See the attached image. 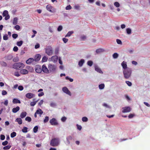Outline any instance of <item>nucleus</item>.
<instances>
[{
    "mask_svg": "<svg viewBox=\"0 0 150 150\" xmlns=\"http://www.w3.org/2000/svg\"><path fill=\"white\" fill-rule=\"evenodd\" d=\"M132 72V69L127 68L126 69H124L123 73L124 78L126 79L129 78L131 76Z\"/></svg>",
    "mask_w": 150,
    "mask_h": 150,
    "instance_id": "obj_1",
    "label": "nucleus"
},
{
    "mask_svg": "<svg viewBox=\"0 0 150 150\" xmlns=\"http://www.w3.org/2000/svg\"><path fill=\"white\" fill-rule=\"evenodd\" d=\"M60 140L58 138L52 139L50 141V145L53 146H56L59 144Z\"/></svg>",
    "mask_w": 150,
    "mask_h": 150,
    "instance_id": "obj_2",
    "label": "nucleus"
},
{
    "mask_svg": "<svg viewBox=\"0 0 150 150\" xmlns=\"http://www.w3.org/2000/svg\"><path fill=\"white\" fill-rule=\"evenodd\" d=\"M24 67V65L22 63L18 62L14 64L13 66V68L16 69H22Z\"/></svg>",
    "mask_w": 150,
    "mask_h": 150,
    "instance_id": "obj_3",
    "label": "nucleus"
},
{
    "mask_svg": "<svg viewBox=\"0 0 150 150\" xmlns=\"http://www.w3.org/2000/svg\"><path fill=\"white\" fill-rule=\"evenodd\" d=\"M57 67L54 64H49L48 68L49 70V73H54L55 72Z\"/></svg>",
    "mask_w": 150,
    "mask_h": 150,
    "instance_id": "obj_4",
    "label": "nucleus"
},
{
    "mask_svg": "<svg viewBox=\"0 0 150 150\" xmlns=\"http://www.w3.org/2000/svg\"><path fill=\"white\" fill-rule=\"evenodd\" d=\"M45 52L49 56L52 55L53 53L52 48L51 46H47L45 48Z\"/></svg>",
    "mask_w": 150,
    "mask_h": 150,
    "instance_id": "obj_5",
    "label": "nucleus"
},
{
    "mask_svg": "<svg viewBox=\"0 0 150 150\" xmlns=\"http://www.w3.org/2000/svg\"><path fill=\"white\" fill-rule=\"evenodd\" d=\"M122 112L123 113L129 112L131 110V109L129 107H123L122 108Z\"/></svg>",
    "mask_w": 150,
    "mask_h": 150,
    "instance_id": "obj_6",
    "label": "nucleus"
},
{
    "mask_svg": "<svg viewBox=\"0 0 150 150\" xmlns=\"http://www.w3.org/2000/svg\"><path fill=\"white\" fill-rule=\"evenodd\" d=\"M42 70L43 72L46 74L49 73V69H48L46 66L45 65H42Z\"/></svg>",
    "mask_w": 150,
    "mask_h": 150,
    "instance_id": "obj_7",
    "label": "nucleus"
},
{
    "mask_svg": "<svg viewBox=\"0 0 150 150\" xmlns=\"http://www.w3.org/2000/svg\"><path fill=\"white\" fill-rule=\"evenodd\" d=\"M50 123L53 125H56L58 124V123L56 120L54 118H52L50 121Z\"/></svg>",
    "mask_w": 150,
    "mask_h": 150,
    "instance_id": "obj_8",
    "label": "nucleus"
},
{
    "mask_svg": "<svg viewBox=\"0 0 150 150\" xmlns=\"http://www.w3.org/2000/svg\"><path fill=\"white\" fill-rule=\"evenodd\" d=\"M52 8L53 7L52 6L49 5H47L46 6V8L47 10L50 12L52 13H54L55 12L56 9H54L52 10Z\"/></svg>",
    "mask_w": 150,
    "mask_h": 150,
    "instance_id": "obj_9",
    "label": "nucleus"
},
{
    "mask_svg": "<svg viewBox=\"0 0 150 150\" xmlns=\"http://www.w3.org/2000/svg\"><path fill=\"white\" fill-rule=\"evenodd\" d=\"M62 91L64 93H66L67 94L69 95L70 96H71V92L69 91L68 88L67 87H63L62 88Z\"/></svg>",
    "mask_w": 150,
    "mask_h": 150,
    "instance_id": "obj_10",
    "label": "nucleus"
},
{
    "mask_svg": "<svg viewBox=\"0 0 150 150\" xmlns=\"http://www.w3.org/2000/svg\"><path fill=\"white\" fill-rule=\"evenodd\" d=\"M35 96V95L34 94L30 93H28L25 95L26 97L29 99L34 97Z\"/></svg>",
    "mask_w": 150,
    "mask_h": 150,
    "instance_id": "obj_11",
    "label": "nucleus"
},
{
    "mask_svg": "<svg viewBox=\"0 0 150 150\" xmlns=\"http://www.w3.org/2000/svg\"><path fill=\"white\" fill-rule=\"evenodd\" d=\"M35 71L38 73H40L42 71V68L39 65L36 66L35 68Z\"/></svg>",
    "mask_w": 150,
    "mask_h": 150,
    "instance_id": "obj_12",
    "label": "nucleus"
},
{
    "mask_svg": "<svg viewBox=\"0 0 150 150\" xmlns=\"http://www.w3.org/2000/svg\"><path fill=\"white\" fill-rule=\"evenodd\" d=\"M34 61H35L34 59L32 58H29L27 60L26 62L27 64H30Z\"/></svg>",
    "mask_w": 150,
    "mask_h": 150,
    "instance_id": "obj_13",
    "label": "nucleus"
},
{
    "mask_svg": "<svg viewBox=\"0 0 150 150\" xmlns=\"http://www.w3.org/2000/svg\"><path fill=\"white\" fill-rule=\"evenodd\" d=\"M57 60L58 57L57 56H53L51 58V61L54 63L56 62Z\"/></svg>",
    "mask_w": 150,
    "mask_h": 150,
    "instance_id": "obj_14",
    "label": "nucleus"
},
{
    "mask_svg": "<svg viewBox=\"0 0 150 150\" xmlns=\"http://www.w3.org/2000/svg\"><path fill=\"white\" fill-rule=\"evenodd\" d=\"M41 55L39 54H38L36 55L35 58L34 59L35 62L39 61L41 58Z\"/></svg>",
    "mask_w": 150,
    "mask_h": 150,
    "instance_id": "obj_15",
    "label": "nucleus"
},
{
    "mask_svg": "<svg viewBox=\"0 0 150 150\" xmlns=\"http://www.w3.org/2000/svg\"><path fill=\"white\" fill-rule=\"evenodd\" d=\"M28 72V71L25 69H23L20 71V73L23 74H26Z\"/></svg>",
    "mask_w": 150,
    "mask_h": 150,
    "instance_id": "obj_16",
    "label": "nucleus"
},
{
    "mask_svg": "<svg viewBox=\"0 0 150 150\" xmlns=\"http://www.w3.org/2000/svg\"><path fill=\"white\" fill-rule=\"evenodd\" d=\"M121 65L123 67V68L124 69H126L127 68V63L126 62H125V61H123L122 62V63L121 64Z\"/></svg>",
    "mask_w": 150,
    "mask_h": 150,
    "instance_id": "obj_17",
    "label": "nucleus"
},
{
    "mask_svg": "<svg viewBox=\"0 0 150 150\" xmlns=\"http://www.w3.org/2000/svg\"><path fill=\"white\" fill-rule=\"evenodd\" d=\"M20 108L19 106H17L16 108H13L12 109V112L13 113H16L19 110Z\"/></svg>",
    "mask_w": 150,
    "mask_h": 150,
    "instance_id": "obj_18",
    "label": "nucleus"
},
{
    "mask_svg": "<svg viewBox=\"0 0 150 150\" xmlns=\"http://www.w3.org/2000/svg\"><path fill=\"white\" fill-rule=\"evenodd\" d=\"M85 61L83 59H81L79 62L78 64L79 67H82Z\"/></svg>",
    "mask_w": 150,
    "mask_h": 150,
    "instance_id": "obj_19",
    "label": "nucleus"
},
{
    "mask_svg": "<svg viewBox=\"0 0 150 150\" xmlns=\"http://www.w3.org/2000/svg\"><path fill=\"white\" fill-rule=\"evenodd\" d=\"M16 121L19 124L21 125L22 123V121L21 118H18L16 119Z\"/></svg>",
    "mask_w": 150,
    "mask_h": 150,
    "instance_id": "obj_20",
    "label": "nucleus"
},
{
    "mask_svg": "<svg viewBox=\"0 0 150 150\" xmlns=\"http://www.w3.org/2000/svg\"><path fill=\"white\" fill-rule=\"evenodd\" d=\"M13 102L14 104L20 103H21L20 100L16 98H14L13 100Z\"/></svg>",
    "mask_w": 150,
    "mask_h": 150,
    "instance_id": "obj_21",
    "label": "nucleus"
},
{
    "mask_svg": "<svg viewBox=\"0 0 150 150\" xmlns=\"http://www.w3.org/2000/svg\"><path fill=\"white\" fill-rule=\"evenodd\" d=\"M26 115L27 113L26 112H23L21 114L20 117L21 118H23L26 116Z\"/></svg>",
    "mask_w": 150,
    "mask_h": 150,
    "instance_id": "obj_22",
    "label": "nucleus"
},
{
    "mask_svg": "<svg viewBox=\"0 0 150 150\" xmlns=\"http://www.w3.org/2000/svg\"><path fill=\"white\" fill-rule=\"evenodd\" d=\"M36 113L38 114H40V116H41V115L43 113V112L42 110L40 109H39L37 110L36 111Z\"/></svg>",
    "mask_w": 150,
    "mask_h": 150,
    "instance_id": "obj_23",
    "label": "nucleus"
},
{
    "mask_svg": "<svg viewBox=\"0 0 150 150\" xmlns=\"http://www.w3.org/2000/svg\"><path fill=\"white\" fill-rule=\"evenodd\" d=\"M95 69L96 71L100 73H103V72L101 69L97 66L95 67Z\"/></svg>",
    "mask_w": 150,
    "mask_h": 150,
    "instance_id": "obj_24",
    "label": "nucleus"
},
{
    "mask_svg": "<svg viewBox=\"0 0 150 150\" xmlns=\"http://www.w3.org/2000/svg\"><path fill=\"white\" fill-rule=\"evenodd\" d=\"M103 51V50L102 49H97L96 50V53L97 54H99L101 52H102Z\"/></svg>",
    "mask_w": 150,
    "mask_h": 150,
    "instance_id": "obj_25",
    "label": "nucleus"
},
{
    "mask_svg": "<svg viewBox=\"0 0 150 150\" xmlns=\"http://www.w3.org/2000/svg\"><path fill=\"white\" fill-rule=\"evenodd\" d=\"M18 18H14L13 23L14 25H16L17 23Z\"/></svg>",
    "mask_w": 150,
    "mask_h": 150,
    "instance_id": "obj_26",
    "label": "nucleus"
},
{
    "mask_svg": "<svg viewBox=\"0 0 150 150\" xmlns=\"http://www.w3.org/2000/svg\"><path fill=\"white\" fill-rule=\"evenodd\" d=\"M74 33V32L72 31H69L68 32L67 34L66 35L65 37H70L71 35Z\"/></svg>",
    "mask_w": 150,
    "mask_h": 150,
    "instance_id": "obj_27",
    "label": "nucleus"
},
{
    "mask_svg": "<svg viewBox=\"0 0 150 150\" xmlns=\"http://www.w3.org/2000/svg\"><path fill=\"white\" fill-rule=\"evenodd\" d=\"M27 130L28 128L26 127H23V129H22V131L24 133H26L28 132Z\"/></svg>",
    "mask_w": 150,
    "mask_h": 150,
    "instance_id": "obj_28",
    "label": "nucleus"
},
{
    "mask_svg": "<svg viewBox=\"0 0 150 150\" xmlns=\"http://www.w3.org/2000/svg\"><path fill=\"white\" fill-rule=\"evenodd\" d=\"M23 41L22 40H21L20 41H18L16 43L17 45L18 46H21L22 45Z\"/></svg>",
    "mask_w": 150,
    "mask_h": 150,
    "instance_id": "obj_29",
    "label": "nucleus"
},
{
    "mask_svg": "<svg viewBox=\"0 0 150 150\" xmlns=\"http://www.w3.org/2000/svg\"><path fill=\"white\" fill-rule=\"evenodd\" d=\"M80 38L81 40H84L86 39V37L85 35H83L80 37Z\"/></svg>",
    "mask_w": 150,
    "mask_h": 150,
    "instance_id": "obj_30",
    "label": "nucleus"
},
{
    "mask_svg": "<svg viewBox=\"0 0 150 150\" xmlns=\"http://www.w3.org/2000/svg\"><path fill=\"white\" fill-rule=\"evenodd\" d=\"M38 127L37 126H35L33 129V132L34 133H36L38 131Z\"/></svg>",
    "mask_w": 150,
    "mask_h": 150,
    "instance_id": "obj_31",
    "label": "nucleus"
},
{
    "mask_svg": "<svg viewBox=\"0 0 150 150\" xmlns=\"http://www.w3.org/2000/svg\"><path fill=\"white\" fill-rule=\"evenodd\" d=\"M11 146L10 145H7V146H4L3 147V149L5 150H6L9 149L11 147Z\"/></svg>",
    "mask_w": 150,
    "mask_h": 150,
    "instance_id": "obj_32",
    "label": "nucleus"
},
{
    "mask_svg": "<svg viewBox=\"0 0 150 150\" xmlns=\"http://www.w3.org/2000/svg\"><path fill=\"white\" fill-rule=\"evenodd\" d=\"M16 133L15 132H13L11 134V138H13L16 136Z\"/></svg>",
    "mask_w": 150,
    "mask_h": 150,
    "instance_id": "obj_33",
    "label": "nucleus"
},
{
    "mask_svg": "<svg viewBox=\"0 0 150 150\" xmlns=\"http://www.w3.org/2000/svg\"><path fill=\"white\" fill-rule=\"evenodd\" d=\"M3 38L4 40H8V35L6 34H5L3 37Z\"/></svg>",
    "mask_w": 150,
    "mask_h": 150,
    "instance_id": "obj_34",
    "label": "nucleus"
},
{
    "mask_svg": "<svg viewBox=\"0 0 150 150\" xmlns=\"http://www.w3.org/2000/svg\"><path fill=\"white\" fill-rule=\"evenodd\" d=\"M49 120V117L48 116H46L45 119L44 120L43 122L44 123L47 122Z\"/></svg>",
    "mask_w": 150,
    "mask_h": 150,
    "instance_id": "obj_35",
    "label": "nucleus"
},
{
    "mask_svg": "<svg viewBox=\"0 0 150 150\" xmlns=\"http://www.w3.org/2000/svg\"><path fill=\"white\" fill-rule=\"evenodd\" d=\"M127 33L128 34L131 33V30L130 28H127L126 29Z\"/></svg>",
    "mask_w": 150,
    "mask_h": 150,
    "instance_id": "obj_36",
    "label": "nucleus"
},
{
    "mask_svg": "<svg viewBox=\"0 0 150 150\" xmlns=\"http://www.w3.org/2000/svg\"><path fill=\"white\" fill-rule=\"evenodd\" d=\"M8 15V12L6 10L4 11L3 13V15L4 16H5Z\"/></svg>",
    "mask_w": 150,
    "mask_h": 150,
    "instance_id": "obj_37",
    "label": "nucleus"
},
{
    "mask_svg": "<svg viewBox=\"0 0 150 150\" xmlns=\"http://www.w3.org/2000/svg\"><path fill=\"white\" fill-rule=\"evenodd\" d=\"M25 120L26 121H28V122H30L31 121V118L29 117H27L25 118Z\"/></svg>",
    "mask_w": 150,
    "mask_h": 150,
    "instance_id": "obj_38",
    "label": "nucleus"
},
{
    "mask_svg": "<svg viewBox=\"0 0 150 150\" xmlns=\"http://www.w3.org/2000/svg\"><path fill=\"white\" fill-rule=\"evenodd\" d=\"M38 101V100H37L36 101L31 102L30 104V105L32 106H34L36 104Z\"/></svg>",
    "mask_w": 150,
    "mask_h": 150,
    "instance_id": "obj_39",
    "label": "nucleus"
},
{
    "mask_svg": "<svg viewBox=\"0 0 150 150\" xmlns=\"http://www.w3.org/2000/svg\"><path fill=\"white\" fill-rule=\"evenodd\" d=\"M48 58L45 56H44L42 59V61L43 62H46Z\"/></svg>",
    "mask_w": 150,
    "mask_h": 150,
    "instance_id": "obj_40",
    "label": "nucleus"
},
{
    "mask_svg": "<svg viewBox=\"0 0 150 150\" xmlns=\"http://www.w3.org/2000/svg\"><path fill=\"white\" fill-rule=\"evenodd\" d=\"M114 5L116 7H118L120 6V4L119 3L117 2H115L114 3Z\"/></svg>",
    "mask_w": 150,
    "mask_h": 150,
    "instance_id": "obj_41",
    "label": "nucleus"
},
{
    "mask_svg": "<svg viewBox=\"0 0 150 150\" xmlns=\"http://www.w3.org/2000/svg\"><path fill=\"white\" fill-rule=\"evenodd\" d=\"M93 64V62L91 61H89L87 62L88 65L90 67L92 66Z\"/></svg>",
    "mask_w": 150,
    "mask_h": 150,
    "instance_id": "obj_42",
    "label": "nucleus"
},
{
    "mask_svg": "<svg viewBox=\"0 0 150 150\" xmlns=\"http://www.w3.org/2000/svg\"><path fill=\"white\" fill-rule=\"evenodd\" d=\"M112 56L114 58L116 59L118 57V55L117 53H115L113 54Z\"/></svg>",
    "mask_w": 150,
    "mask_h": 150,
    "instance_id": "obj_43",
    "label": "nucleus"
},
{
    "mask_svg": "<svg viewBox=\"0 0 150 150\" xmlns=\"http://www.w3.org/2000/svg\"><path fill=\"white\" fill-rule=\"evenodd\" d=\"M82 120L83 122H86L88 121V119L86 117H83L82 118Z\"/></svg>",
    "mask_w": 150,
    "mask_h": 150,
    "instance_id": "obj_44",
    "label": "nucleus"
},
{
    "mask_svg": "<svg viewBox=\"0 0 150 150\" xmlns=\"http://www.w3.org/2000/svg\"><path fill=\"white\" fill-rule=\"evenodd\" d=\"M135 116V115L133 114H130L128 116V117L129 118L131 119L132 118L134 117Z\"/></svg>",
    "mask_w": 150,
    "mask_h": 150,
    "instance_id": "obj_45",
    "label": "nucleus"
},
{
    "mask_svg": "<svg viewBox=\"0 0 150 150\" xmlns=\"http://www.w3.org/2000/svg\"><path fill=\"white\" fill-rule=\"evenodd\" d=\"M125 83L129 86H131L132 85V83L129 81H126Z\"/></svg>",
    "mask_w": 150,
    "mask_h": 150,
    "instance_id": "obj_46",
    "label": "nucleus"
},
{
    "mask_svg": "<svg viewBox=\"0 0 150 150\" xmlns=\"http://www.w3.org/2000/svg\"><path fill=\"white\" fill-rule=\"evenodd\" d=\"M65 79L67 80H69V81L71 82H72L73 81V79L69 78L68 76H66L65 77Z\"/></svg>",
    "mask_w": 150,
    "mask_h": 150,
    "instance_id": "obj_47",
    "label": "nucleus"
},
{
    "mask_svg": "<svg viewBox=\"0 0 150 150\" xmlns=\"http://www.w3.org/2000/svg\"><path fill=\"white\" fill-rule=\"evenodd\" d=\"M18 36V34L15 33L13 34L12 35L13 38L15 39L17 38Z\"/></svg>",
    "mask_w": 150,
    "mask_h": 150,
    "instance_id": "obj_48",
    "label": "nucleus"
},
{
    "mask_svg": "<svg viewBox=\"0 0 150 150\" xmlns=\"http://www.w3.org/2000/svg\"><path fill=\"white\" fill-rule=\"evenodd\" d=\"M71 8L72 7L70 5L67 6L66 7V9L67 10H70L71 9Z\"/></svg>",
    "mask_w": 150,
    "mask_h": 150,
    "instance_id": "obj_49",
    "label": "nucleus"
},
{
    "mask_svg": "<svg viewBox=\"0 0 150 150\" xmlns=\"http://www.w3.org/2000/svg\"><path fill=\"white\" fill-rule=\"evenodd\" d=\"M14 28L17 30H19L20 28V27L18 25H16L14 27Z\"/></svg>",
    "mask_w": 150,
    "mask_h": 150,
    "instance_id": "obj_50",
    "label": "nucleus"
},
{
    "mask_svg": "<svg viewBox=\"0 0 150 150\" xmlns=\"http://www.w3.org/2000/svg\"><path fill=\"white\" fill-rule=\"evenodd\" d=\"M67 119V118L66 117H63L61 119V120L62 122H64L66 121Z\"/></svg>",
    "mask_w": 150,
    "mask_h": 150,
    "instance_id": "obj_51",
    "label": "nucleus"
},
{
    "mask_svg": "<svg viewBox=\"0 0 150 150\" xmlns=\"http://www.w3.org/2000/svg\"><path fill=\"white\" fill-rule=\"evenodd\" d=\"M62 29V26L60 25L57 28V30L58 31H60Z\"/></svg>",
    "mask_w": 150,
    "mask_h": 150,
    "instance_id": "obj_52",
    "label": "nucleus"
},
{
    "mask_svg": "<svg viewBox=\"0 0 150 150\" xmlns=\"http://www.w3.org/2000/svg\"><path fill=\"white\" fill-rule=\"evenodd\" d=\"M50 105L52 107H54L56 106V104L54 103L51 102L50 103Z\"/></svg>",
    "mask_w": 150,
    "mask_h": 150,
    "instance_id": "obj_53",
    "label": "nucleus"
},
{
    "mask_svg": "<svg viewBox=\"0 0 150 150\" xmlns=\"http://www.w3.org/2000/svg\"><path fill=\"white\" fill-rule=\"evenodd\" d=\"M18 89L20 91H22L23 90V88L22 86H20L18 87Z\"/></svg>",
    "mask_w": 150,
    "mask_h": 150,
    "instance_id": "obj_54",
    "label": "nucleus"
},
{
    "mask_svg": "<svg viewBox=\"0 0 150 150\" xmlns=\"http://www.w3.org/2000/svg\"><path fill=\"white\" fill-rule=\"evenodd\" d=\"M77 128L79 130H81L82 129V127L81 125H79L78 124L76 125Z\"/></svg>",
    "mask_w": 150,
    "mask_h": 150,
    "instance_id": "obj_55",
    "label": "nucleus"
},
{
    "mask_svg": "<svg viewBox=\"0 0 150 150\" xmlns=\"http://www.w3.org/2000/svg\"><path fill=\"white\" fill-rule=\"evenodd\" d=\"M7 94V92L5 90H3L2 92V94L3 95H5Z\"/></svg>",
    "mask_w": 150,
    "mask_h": 150,
    "instance_id": "obj_56",
    "label": "nucleus"
},
{
    "mask_svg": "<svg viewBox=\"0 0 150 150\" xmlns=\"http://www.w3.org/2000/svg\"><path fill=\"white\" fill-rule=\"evenodd\" d=\"M13 50L14 52H17L18 50V48L17 46H15L13 47Z\"/></svg>",
    "mask_w": 150,
    "mask_h": 150,
    "instance_id": "obj_57",
    "label": "nucleus"
},
{
    "mask_svg": "<svg viewBox=\"0 0 150 150\" xmlns=\"http://www.w3.org/2000/svg\"><path fill=\"white\" fill-rule=\"evenodd\" d=\"M63 40L64 43H66L68 41V40L67 39L65 38H64L62 39Z\"/></svg>",
    "mask_w": 150,
    "mask_h": 150,
    "instance_id": "obj_58",
    "label": "nucleus"
},
{
    "mask_svg": "<svg viewBox=\"0 0 150 150\" xmlns=\"http://www.w3.org/2000/svg\"><path fill=\"white\" fill-rule=\"evenodd\" d=\"M8 143V142L7 141H5L4 142L2 143V144L3 146H6V145Z\"/></svg>",
    "mask_w": 150,
    "mask_h": 150,
    "instance_id": "obj_59",
    "label": "nucleus"
},
{
    "mask_svg": "<svg viewBox=\"0 0 150 150\" xmlns=\"http://www.w3.org/2000/svg\"><path fill=\"white\" fill-rule=\"evenodd\" d=\"M14 75V76H17V77L19 76H20V75L18 72H15Z\"/></svg>",
    "mask_w": 150,
    "mask_h": 150,
    "instance_id": "obj_60",
    "label": "nucleus"
},
{
    "mask_svg": "<svg viewBox=\"0 0 150 150\" xmlns=\"http://www.w3.org/2000/svg\"><path fill=\"white\" fill-rule=\"evenodd\" d=\"M116 42L117 43L119 44H121L122 43L121 41L119 39H117Z\"/></svg>",
    "mask_w": 150,
    "mask_h": 150,
    "instance_id": "obj_61",
    "label": "nucleus"
},
{
    "mask_svg": "<svg viewBox=\"0 0 150 150\" xmlns=\"http://www.w3.org/2000/svg\"><path fill=\"white\" fill-rule=\"evenodd\" d=\"M74 8L78 10L79 9L80 6L78 5H75L74 7Z\"/></svg>",
    "mask_w": 150,
    "mask_h": 150,
    "instance_id": "obj_62",
    "label": "nucleus"
},
{
    "mask_svg": "<svg viewBox=\"0 0 150 150\" xmlns=\"http://www.w3.org/2000/svg\"><path fill=\"white\" fill-rule=\"evenodd\" d=\"M44 94L43 92H41L39 93L38 94V96L39 97H41L44 95Z\"/></svg>",
    "mask_w": 150,
    "mask_h": 150,
    "instance_id": "obj_63",
    "label": "nucleus"
},
{
    "mask_svg": "<svg viewBox=\"0 0 150 150\" xmlns=\"http://www.w3.org/2000/svg\"><path fill=\"white\" fill-rule=\"evenodd\" d=\"M5 136L4 135L2 134L1 135V140H3L5 139Z\"/></svg>",
    "mask_w": 150,
    "mask_h": 150,
    "instance_id": "obj_64",
    "label": "nucleus"
}]
</instances>
